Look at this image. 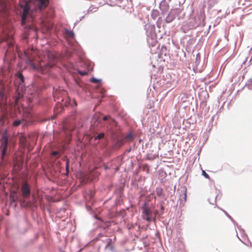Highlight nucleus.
I'll return each instance as SVG.
<instances>
[{
	"label": "nucleus",
	"instance_id": "29",
	"mask_svg": "<svg viewBox=\"0 0 252 252\" xmlns=\"http://www.w3.org/2000/svg\"><path fill=\"white\" fill-rule=\"evenodd\" d=\"M186 197H187V195H186V193L185 194V198L186 199Z\"/></svg>",
	"mask_w": 252,
	"mask_h": 252
},
{
	"label": "nucleus",
	"instance_id": "3",
	"mask_svg": "<svg viewBox=\"0 0 252 252\" xmlns=\"http://www.w3.org/2000/svg\"><path fill=\"white\" fill-rule=\"evenodd\" d=\"M6 91L4 86L0 82V112L3 113L6 109Z\"/></svg>",
	"mask_w": 252,
	"mask_h": 252
},
{
	"label": "nucleus",
	"instance_id": "2",
	"mask_svg": "<svg viewBox=\"0 0 252 252\" xmlns=\"http://www.w3.org/2000/svg\"><path fill=\"white\" fill-rule=\"evenodd\" d=\"M158 214L157 210H154L149 209L147 206H144L142 208V217L147 221L153 220L155 221L156 216Z\"/></svg>",
	"mask_w": 252,
	"mask_h": 252
},
{
	"label": "nucleus",
	"instance_id": "11",
	"mask_svg": "<svg viewBox=\"0 0 252 252\" xmlns=\"http://www.w3.org/2000/svg\"><path fill=\"white\" fill-rule=\"evenodd\" d=\"M22 107L24 113H27L28 114L30 113V110L32 108V106L31 105H29L27 108V106H24V104H22Z\"/></svg>",
	"mask_w": 252,
	"mask_h": 252
},
{
	"label": "nucleus",
	"instance_id": "20",
	"mask_svg": "<svg viewBox=\"0 0 252 252\" xmlns=\"http://www.w3.org/2000/svg\"><path fill=\"white\" fill-rule=\"evenodd\" d=\"M224 212V213H225V214L228 217V218H229L233 222H234V220H233V219L230 216H229L227 213L226 212H225V211H223Z\"/></svg>",
	"mask_w": 252,
	"mask_h": 252
},
{
	"label": "nucleus",
	"instance_id": "30",
	"mask_svg": "<svg viewBox=\"0 0 252 252\" xmlns=\"http://www.w3.org/2000/svg\"><path fill=\"white\" fill-rule=\"evenodd\" d=\"M91 196H93V193H91Z\"/></svg>",
	"mask_w": 252,
	"mask_h": 252
},
{
	"label": "nucleus",
	"instance_id": "17",
	"mask_svg": "<svg viewBox=\"0 0 252 252\" xmlns=\"http://www.w3.org/2000/svg\"><path fill=\"white\" fill-rule=\"evenodd\" d=\"M104 136V134L103 133H101L99 134L95 138V139H100L102 138Z\"/></svg>",
	"mask_w": 252,
	"mask_h": 252
},
{
	"label": "nucleus",
	"instance_id": "4",
	"mask_svg": "<svg viewBox=\"0 0 252 252\" xmlns=\"http://www.w3.org/2000/svg\"><path fill=\"white\" fill-rule=\"evenodd\" d=\"M8 137L6 131L3 132L0 138V155L1 158H3L7 149Z\"/></svg>",
	"mask_w": 252,
	"mask_h": 252
},
{
	"label": "nucleus",
	"instance_id": "21",
	"mask_svg": "<svg viewBox=\"0 0 252 252\" xmlns=\"http://www.w3.org/2000/svg\"><path fill=\"white\" fill-rule=\"evenodd\" d=\"M19 76L21 81L22 82H23L24 81V76H23V75L22 74H20V73L19 74Z\"/></svg>",
	"mask_w": 252,
	"mask_h": 252
},
{
	"label": "nucleus",
	"instance_id": "26",
	"mask_svg": "<svg viewBox=\"0 0 252 252\" xmlns=\"http://www.w3.org/2000/svg\"><path fill=\"white\" fill-rule=\"evenodd\" d=\"M31 65H32V67H33V69H37L36 67L34 65H33V64H32H32H31Z\"/></svg>",
	"mask_w": 252,
	"mask_h": 252
},
{
	"label": "nucleus",
	"instance_id": "13",
	"mask_svg": "<svg viewBox=\"0 0 252 252\" xmlns=\"http://www.w3.org/2000/svg\"><path fill=\"white\" fill-rule=\"evenodd\" d=\"M90 81L92 83L97 84L99 83L101 81V80H99L94 77H93L91 79Z\"/></svg>",
	"mask_w": 252,
	"mask_h": 252
},
{
	"label": "nucleus",
	"instance_id": "7",
	"mask_svg": "<svg viewBox=\"0 0 252 252\" xmlns=\"http://www.w3.org/2000/svg\"><path fill=\"white\" fill-rule=\"evenodd\" d=\"M175 13L174 11H171L166 16L165 20L167 23H170L175 19Z\"/></svg>",
	"mask_w": 252,
	"mask_h": 252
},
{
	"label": "nucleus",
	"instance_id": "25",
	"mask_svg": "<svg viewBox=\"0 0 252 252\" xmlns=\"http://www.w3.org/2000/svg\"><path fill=\"white\" fill-rule=\"evenodd\" d=\"M29 206H31V207H32V206H34V205L33 203H31V202H29Z\"/></svg>",
	"mask_w": 252,
	"mask_h": 252
},
{
	"label": "nucleus",
	"instance_id": "27",
	"mask_svg": "<svg viewBox=\"0 0 252 252\" xmlns=\"http://www.w3.org/2000/svg\"><path fill=\"white\" fill-rule=\"evenodd\" d=\"M108 119V116H104V117H103V120H107Z\"/></svg>",
	"mask_w": 252,
	"mask_h": 252
},
{
	"label": "nucleus",
	"instance_id": "6",
	"mask_svg": "<svg viewBox=\"0 0 252 252\" xmlns=\"http://www.w3.org/2000/svg\"><path fill=\"white\" fill-rule=\"evenodd\" d=\"M22 191L23 196L26 198L30 194V190L27 184H24L22 188Z\"/></svg>",
	"mask_w": 252,
	"mask_h": 252
},
{
	"label": "nucleus",
	"instance_id": "9",
	"mask_svg": "<svg viewBox=\"0 0 252 252\" xmlns=\"http://www.w3.org/2000/svg\"><path fill=\"white\" fill-rule=\"evenodd\" d=\"M147 41L150 45L155 46L157 43L156 38L154 35H152L151 37L148 36Z\"/></svg>",
	"mask_w": 252,
	"mask_h": 252
},
{
	"label": "nucleus",
	"instance_id": "18",
	"mask_svg": "<svg viewBox=\"0 0 252 252\" xmlns=\"http://www.w3.org/2000/svg\"><path fill=\"white\" fill-rule=\"evenodd\" d=\"M202 175L203 176H204L206 178H209V176L208 174H207L205 171L203 170L202 171Z\"/></svg>",
	"mask_w": 252,
	"mask_h": 252
},
{
	"label": "nucleus",
	"instance_id": "12",
	"mask_svg": "<svg viewBox=\"0 0 252 252\" xmlns=\"http://www.w3.org/2000/svg\"><path fill=\"white\" fill-rule=\"evenodd\" d=\"M10 198L13 201H15L17 199L16 196V193L15 191H13L10 194Z\"/></svg>",
	"mask_w": 252,
	"mask_h": 252
},
{
	"label": "nucleus",
	"instance_id": "10",
	"mask_svg": "<svg viewBox=\"0 0 252 252\" xmlns=\"http://www.w3.org/2000/svg\"><path fill=\"white\" fill-rule=\"evenodd\" d=\"M239 2L246 6L252 5V0H239Z\"/></svg>",
	"mask_w": 252,
	"mask_h": 252
},
{
	"label": "nucleus",
	"instance_id": "24",
	"mask_svg": "<svg viewBox=\"0 0 252 252\" xmlns=\"http://www.w3.org/2000/svg\"><path fill=\"white\" fill-rule=\"evenodd\" d=\"M42 23H43V25L44 26H46V21H44V20H43L42 21Z\"/></svg>",
	"mask_w": 252,
	"mask_h": 252
},
{
	"label": "nucleus",
	"instance_id": "8",
	"mask_svg": "<svg viewBox=\"0 0 252 252\" xmlns=\"http://www.w3.org/2000/svg\"><path fill=\"white\" fill-rule=\"evenodd\" d=\"M7 3L3 0H0V14L7 10Z\"/></svg>",
	"mask_w": 252,
	"mask_h": 252
},
{
	"label": "nucleus",
	"instance_id": "19",
	"mask_svg": "<svg viewBox=\"0 0 252 252\" xmlns=\"http://www.w3.org/2000/svg\"><path fill=\"white\" fill-rule=\"evenodd\" d=\"M77 72L80 74L81 75H85L87 74V72L85 71H79V70H77Z\"/></svg>",
	"mask_w": 252,
	"mask_h": 252
},
{
	"label": "nucleus",
	"instance_id": "1",
	"mask_svg": "<svg viewBox=\"0 0 252 252\" xmlns=\"http://www.w3.org/2000/svg\"><path fill=\"white\" fill-rule=\"evenodd\" d=\"M49 0H21L17 8V13L22 15L21 22L24 25L29 17L33 16L34 11L37 9L41 10L48 4Z\"/></svg>",
	"mask_w": 252,
	"mask_h": 252
},
{
	"label": "nucleus",
	"instance_id": "31",
	"mask_svg": "<svg viewBox=\"0 0 252 252\" xmlns=\"http://www.w3.org/2000/svg\"><path fill=\"white\" fill-rule=\"evenodd\" d=\"M16 103V104H17V105H18V101H17Z\"/></svg>",
	"mask_w": 252,
	"mask_h": 252
},
{
	"label": "nucleus",
	"instance_id": "16",
	"mask_svg": "<svg viewBox=\"0 0 252 252\" xmlns=\"http://www.w3.org/2000/svg\"><path fill=\"white\" fill-rule=\"evenodd\" d=\"M22 121L21 120H16L14 122L13 125L14 126H18L22 123Z\"/></svg>",
	"mask_w": 252,
	"mask_h": 252
},
{
	"label": "nucleus",
	"instance_id": "15",
	"mask_svg": "<svg viewBox=\"0 0 252 252\" xmlns=\"http://www.w3.org/2000/svg\"><path fill=\"white\" fill-rule=\"evenodd\" d=\"M66 35L69 37H73L74 36V33L71 31H67L66 32Z\"/></svg>",
	"mask_w": 252,
	"mask_h": 252
},
{
	"label": "nucleus",
	"instance_id": "14",
	"mask_svg": "<svg viewBox=\"0 0 252 252\" xmlns=\"http://www.w3.org/2000/svg\"><path fill=\"white\" fill-rule=\"evenodd\" d=\"M132 137H133L132 134L131 133H129L126 136L125 139H126V141H130L132 140Z\"/></svg>",
	"mask_w": 252,
	"mask_h": 252
},
{
	"label": "nucleus",
	"instance_id": "32",
	"mask_svg": "<svg viewBox=\"0 0 252 252\" xmlns=\"http://www.w3.org/2000/svg\"><path fill=\"white\" fill-rule=\"evenodd\" d=\"M87 208L88 210H89V207L88 206H87Z\"/></svg>",
	"mask_w": 252,
	"mask_h": 252
},
{
	"label": "nucleus",
	"instance_id": "28",
	"mask_svg": "<svg viewBox=\"0 0 252 252\" xmlns=\"http://www.w3.org/2000/svg\"><path fill=\"white\" fill-rule=\"evenodd\" d=\"M52 154H53V155H57V154H58V152H53V153H52Z\"/></svg>",
	"mask_w": 252,
	"mask_h": 252
},
{
	"label": "nucleus",
	"instance_id": "5",
	"mask_svg": "<svg viewBox=\"0 0 252 252\" xmlns=\"http://www.w3.org/2000/svg\"><path fill=\"white\" fill-rule=\"evenodd\" d=\"M47 58L48 60V62L47 63H44L43 61H41L39 63V66L41 68V71L43 72V73L46 72V69H42V67H45V68L47 67H51L53 66L54 64V63H53V61L55 59V56L53 55V54L50 52H48L47 53Z\"/></svg>",
	"mask_w": 252,
	"mask_h": 252
},
{
	"label": "nucleus",
	"instance_id": "23",
	"mask_svg": "<svg viewBox=\"0 0 252 252\" xmlns=\"http://www.w3.org/2000/svg\"><path fill=\"white\" fill-rule=\"evenodd\" d=\"M249 88L250 89H252V83H250L249 85Z\"/></svg>",
	"mask_w": 252,
	"mask_h": 252
},
{
	"label": "nucleus",
	"instance_id": "22",
	"mask_svg": "<svg viewBox=\"0 0 252 252\" xmlns=\"http://www.w3.org/2000/svg\"><path fill=\"white\" fill-rule=\"evenodd\" d=\"M68 166H69L68 162L67 161L66 162V169L67 170V173L68 172Z\"/></svg>",
	"mask_w": 252,
	"mask_h": 252
}]
</instances>
